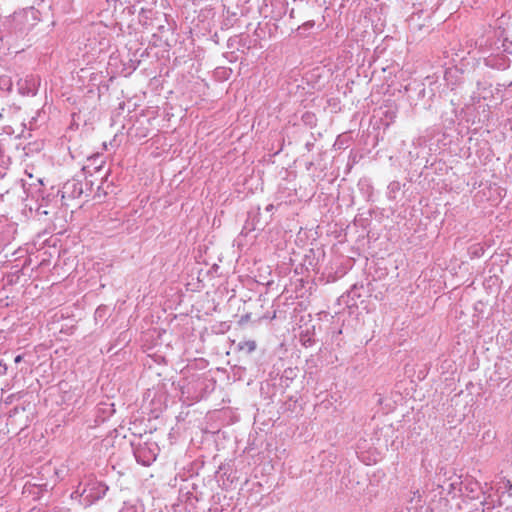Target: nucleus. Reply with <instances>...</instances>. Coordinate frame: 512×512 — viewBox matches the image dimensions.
Wrapping results in <instances>:
<instances>
[{
  "instance_id": "f257e3e1",
  "label": "nucleus",
  "mask_w": 512,
  "mask_h": 512,
  "mask_svg": "<svg viewBox=\"0 0 512 512\" xmlns=\"http://www.w3.org/2000/svg\"><path fill=\"white\" fill-rule=\"evenodd\" d=\"M37 21V11L34 8H27L15 12L9 20V28L16 35H23L28 32Z\"/></svg>"
},
{
  "instance_id": "f03ea898",
  "label": "nucleus",
  "mask_w": 512,
  "mask_h": 512,
  "mask_svg": "<svg viewBox=\"0 0 512 512\" xmlns=\"http://www.w3.org/2000/svg\"><path fill=\"white\" fill-rule=\"evenodd\" d=\"M81 486L82 483H80L77 489L72 493V497H81L86 505H91L101 499L108 490L105 484L95 479H89L84 484L83 488H81Z\"/></svg>"
},
{
  "instance_id": "7ed1b4c3",
  "label": "nucleus",
  "mask_w": 512,
  "mask_h": 512,
  "mask_svg": "<svg viewBox=\"0 0 512 512\" xmlns=\"http://www.w3.org/2000/svg\"><path fill=\"white\" fill-rule=\"evenodd\" d=\"M39 84V79L33 75H30L18 81V91L23 96H34L38 91Z\"/></svg>"
},
{
  "instance_id": "20e7f679",
  "label": "nucleus",
  "mask_w": 512,
  "mask_h": 512,
  "mask_svg": "<svg viewBox=\"0 0 512 512\" xmlns=\"http://www.w3.org/2000/svg\"><path fill=\"white\" fill-rule=\"evenodd\" d=\"M257 345L254 340H244L239 343L238 348L240 351H244L246 353H252L255 351Z\"/></svg>"
},
{
  "instance_id": "39448f33",
  "label": "nucleus",
  "mask_w": 512,
  "mask_h": 512,
  "mask_svg": "<svg viewBox=\"0 0 512 512\" xmlns=\"http://www.w3.org/2000/svg\"><path fill=\"white\" fill-rule=\"evenodd\" d=\"M124 136H125V135H124L123 133H121V135H119V134H115V136H114L113 140L111 141L110 145H111L112 147L118 146V145L121 143L122 138H123Z\"/></svg>"
},
{
  "instance_id": "423d86ee",
  "label": "nucleus",
  "mask_w": 512,
  "mask_h": 512,
  "mask_svg": "<svg viewBox=\"0 0 512 512\" xmlns=\"http://www.w3.org/2000/svg\"><path fill=\"white\" fill-rule=\"evenodd\" d=\"M70 186H73L74 191H76V187L78 186V184H76V183H74V182H72V183H66V184L64 185V187H63V194L68 193V190H69Z\"/></svg>"
},
{
  "instance_id": "0eeeda50",
  "label": "nucleus",
  "mask_w": 512,
  "mask_h": 512,
  "mask_svg": "<svg viewBox=\"0 0 512 512\" xmlns=\"http://www.w3.org/2000/svg\"><path fill=\"white\" fill-rule=\"evenodd\" d=\"M3 82H5V85L7 86V89H10V87H11L10 80L7 79V78H1L0 79V84L3 83Z\"/></svg>"
},
{
  "instance_id": "6e6552de",
  "label": "nucleus",
  "mask_w": 512,
  "mask_h": 512,
  "mask_svg": "<svg viewBox=\"0 0 512 512\" xmlns=\"http://www.w3.org/2000/svg\"><path fill=\"white\" fill-rule=\"evenodd\" d=\"M22 361V355H17L14 359L15 363H20Z\"/></svg>"
},
{
  "instance_id": "1a4fd4ad",
  "label": "nucleus",
  "mask_w": 512,
  "mask_h": 512,
  "mask_svg": "<svg viewBox=\"0 0 512 512\" xmlns=\"http://www.w3.org/2000/svg\"><path fill=\"white\" fill-rule=\"evenodd\" d=\"M124 106H125V103H124V102H122V103H120V104H119L120 109H124Z\"/></svg>"
},
{
  "instance_id": "9d476101",
  "label": "nucleus",
  "mask_w": 512,
  "mask_h": 512,
  "mask_svg": "<svg viewBox=\"0 0 512 512\" xmlns=\"http://www.w3.org/2000/svg\"><path fill=\"white\" fill-rule=\"evenodd\" d=\"M77 193H78V195H80V194L82 193V188H81V186L77 189Z\"/></svg>"
},
{
  "instance_id": "9b49d317",
  "label": "nucleus",
  "mask_w": 512,
  "mask_h": 512,
  "mask_svg": "<svg viewBox=\"0 0 512 512\" xmlns=\"http://www.w3.org/2000/svg\"><path fill=\"white\" fill-rule=\"evenodd\" d=\"M2 118V114L0 113V119Z\"/></svg>"
}]
</instances>
